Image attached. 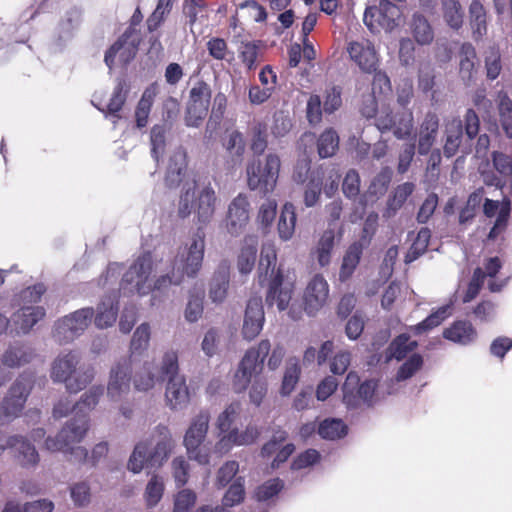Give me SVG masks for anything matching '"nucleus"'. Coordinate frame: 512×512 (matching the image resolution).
<instances>
[{"instance_id": "nucleus-25", "label": "nucleus", "mask_w": 512, "mask_h": 512, "mask_svg": "<svg viewBox=\"0 0 512 512\" xmlns=\"http://www.w3.org/2000/svg\"><path fill=\"white\" fill-rule=\"evenodd\" d=\"M439 129V117L435 112L429 111L425 114L418 132V153L429 154L434 145Z\"/></svg>"}, {"instance_id": "nucleus-35", "label": "nucleus", "mask_w": 512, "mask_h": 512, "mask_svg": "<svg viewBox=\"0 0 512 512\" xmlns=\"http://www.w3.org/2000/svg\"><path fill=\"white\" fill-rule=\"evenodd\" d=\"M469 24L475 41L487 34V14L479 0H473L469 6Z\"/></svg>"}, {"instance_id": "nucleus-20", "label": "nucleus", "mask_w": 512, "mask_h": 512, "mask_svg": "<svg viewBox=\"0 0 512 512\" xmlns=\"http://www.w3.org/2000/svg\"><path fill=\"white\" fill-rule=\"evenodd\" d=\"M264 322L265 314L261 297H251L248 300L244 315L242 327L244 338L247 340L256 338L263 329Z\"/></svg>"}, {"instance_id": "nucleus-52", "label": "nucleus", "mask_w": 512, "mask_h": 512, "mask_svg": "<svg viewBox=\"0 0 512 512\" xmlns=\"http://www.w3.org/2000/svg\"><path fill=\"white\" fill-rule=\"evenodd\" d=\"M339 146V136L333 129L325 130L317 142L318 154L321 158H328L335 154Z\"/></svg>"}, {"instance_id": "nucleus-28", "label": "nucleus", "mask_w": 512, "mask_h": 512, "mask_svg": "<svg viewBox=\"0 0 512 512\" xmlns=\"http://www.w3.org/2000/svg\"><path fill=\"white\" fill-rule=\"evenodd\" d=\"M370 244V238L363 236L359 241L352 243L346 251L339 271V280L347 281L358 266L363 249Z\"/></svg>"}, {"instance_id": "nucleus-1", "label": "nucleus", "mask_w": 512, "mask_h": 512, "mask_svg": "<svg viewBox=\"0 0 512 512\" xmlns=\"http://www.w3.org/2000/svg\"><path fill=\"white\" fill-rule=\"evenodd\" d=\"M205 249V233L198 228L191 243L180 247L174 259L171 274L162 275L152 284V290H165L171 285H180L184 276L194 278L202 267Z\"/></svg>"}, {"instance_id": "nucleus-54", "label": "nucleus", "mask_w": 512, "mask_h": 512, "mask_svg": "<svg viewBox=\"0 0 512 512\" xmlns=\"http://www.w3.org/2000/svg\"><path fill=\"white\" fill-rule=\"evenodd\" d=\"M301 368L296 358H290L287 362L281 385V394L289 395L299 381Z\"/></svg>"}, {"instance_id": "nucleus-55", "label": "nucleus", "mask_w": 512, "mask_h": 512, "mask_svg": "<svg viewBox=\"0 0 512 512\" xmlns=\"http://www.w3.org/2000/svg\"><path fill=\"white\" fill-rule=\"evenodd\" d=\"M82 20V11L76 7L69 9L59 24L60 39H68L72 36Z\"/></svg>"}, {"instance_id": "nucleus-60", "label": "nucleus", "mask_w": 512, "mask_h": 512, "mask_svg": "<svg viewBox=\"0 0 512 512\" xmlns=\"http://www.w3.org/2000/svg\"><path fill=\"white\" fill-rule=\"evenodd\" d=\"M175 1L176 0H158L155 10L147 19V28L150 32L155 31L161 25L165 17L171 12Z\"/></svg>"}, {"instance_id": "nucleus-34", "label": "nucleus", "mask_w": 512, "mask_h": 512, "mask_svg": "<svg viewBox=\"0 0 512 512\" xmlns=\"http://www.w3.org/2000/svg\"><path fill=\"white\" fill-rule=\"evenodd\" d=\"M463 139V122L455 118L447 123L445 128V143L443 152L445 157L451 158L457 154Z\"/></svg>"}, {"instance_id": "nucleus-53", "label": "nucleus", "mask_w": 512, "mask_h": 512, "mask_svg": "<svg viewBox=\"0 0 512 512\" xmlns=\"http://www.w3.org/2000/svg\"><path fill=\"white\" fill-rule=\"evenodd\" d=\"M499 121L508 138H512V100L506 93L499 94Z\"/></svg>"}, {"instance_id": "nucleus-17", "label": "nucleus", "mask_w": 512, "mask_h": 512, "mask_svg": "<svg viewBox=\"0 0 512 512\" xmlns=\"http://www.w3.org/2000/svg\"><path fill=\"white\" fill-rule=\"evenodd\" d=\"M250 203L245 194H238L228 205L225 227L231 236H239L249 221Z\"/></svg>"}, {"instance_id": "nucleus-62", "label": "nucleus", "mask_w": 512, "mask_h": 512, "mask_svg": "<svg viewBox=\"0 0 512 512\" xmlns=\"http://www.w3.org/2000/svg\"><path fill=\"white\" fill-rule=\"evenodd\" d=\"M151 331L148 323H142L139 325L131 339L130 349L132 354L142 353L149 346Z\"/></svg>"}, {"instance_id": "nucleus-3", "label": "nucleus", "mask_w": 512, "mask_h": 512, "mask_svg": "<svg viewBox=\"0 0 512 512\" xmlns=\"http://www.w3.org/2000/svg\"><path fill=\"white\" fill-rule=\"evenodd\" d=\"M172 449L170 430L165 425H158L148 441L138 442L129 457L127 468L137 474L144 467H160L168 459Z\"/></svg>"}, {"instance_id": "nucleus-15", "label": "nucleus", "mask_w": 512, "mask_h": 512, "mask_svg": "<svg viewBox=\"0 0 512 512\" xmlns=\"http://www.w3.org/2000/svg\"><path fill=\"white\" fill-rule=\"evenodd\" d=\"M346 52L349 59L366 74H371L379 67L380 55L373 41L360 38L347 42Z\"/></svg>"}, {"instance_id": "nucleus-2", "label": "nucleus", "mask_w": 512, "mask_h": 512, "mask_svg": "<svg viewBox=\"0 0 512 512\" xmlns=\"http://www.w3.org/2000/svg\"><path fill=\"white\" fill-rule=\"evenodd\" d=\"M277 253L272 243L262 245L258 266L259 282H268L266 304L277 305L279 311L285 310L292 298L293 284L285 281L280 267H276Z\"/></svg>"}, {"instance_id": "nucleus-58", "label": "nucleus", "mask_w": 512, "mask_h": 512, "mask_svg": "<svg viewBox=\"0 0 512 512\" xmlns=\"http://www.w3.org/2000/svg\"><path fill=\"white\" fill-rule=\"evenodd\" d=\"M153 363L145 362L142 369L134 376V387L138 391H148L154 387L158 377L153 373Z\"/></svg>"}, {"instance_id": "nucleus-57", "label": "nucleus", "mask_w": 512, "mask_h": 512, "mask_svg": "<svg viewBox=\"0 0 512 512\" xmlns=\"http://www.w3.org/2000/svg\"><path fill=\"white\" fill-rule=\"evenodd\" d=\"M70 497L75 507L84 508L91 502V488L88 482L80 481L70 485Z\"/></svg>"}, {"instance_id": "nucleus-44", "label": "nucleus", "mask_w": 512, "mask_h": 512, "mask_svg": "<svg viewBox=\"0 0 512 512\" xmlns=\"http://www.w3.org/2000/svg\"><path fill=\"white\" fill-rule=\"evenodd\" d=\"M415 185L412 182H405L398 185L389 197L387 202V216H394L402 208L408 197L413 193Z\"/></svg>"}, {"instance_id": "nucleus-12", "label": "nucleus", "mask_w": 512, "mask_h": 512, "mask_svg": "<svg viewBox=\"0 0 512 512\" xmlns=\"http://www.w3.org/2000/svg\"><path fill=\"white\" fill-rule=\"evenodd\" d=\"M280 170V159L275 154H268L265 165L253 162L247 167L248 186L251 190H259L263 194L273 191Z\"/></svg>"}, {"instance_id": "nucleus-5", "label": "nucleus", "mask_w": 512, "mask_h": 512, "mask_svg": "<svg viewBox=\"0 0 512 512\" xmlns=\"http://www.w3.org/2000/svg\"><path fill=\"white\" fill-rule=\"evenodd\" d=\"M33 385L34 380L30 374H20L14 380L0 402V425L11 422L22 413Z\"/></svg>"}, {"instance_id": "nucleus-22", "label": "nucleus", "mask_w": 512, "mask_h": 512, "mask_svg": "<svg viewBox=\"0 0 512 512\" xmlns=\"http://www.w3.org/2000/svg\"><path fill=\"white\" fill-rule=\"evenodd\" d=\"M36 357L32 346L24 342L10 344L0 357V364L9 369H19L30 364Z\"/></svg>"}, {"instance_id": "nucleus-33", "label": "nucleus", "mask_w": 512, "mask_h": 512, "mask_svg": "<svg viewBox=\"0 0 512 512\" xmlns=\"http://www.w3.org/2000/svg\"><path fill=\"white\" fill-rule=\"evenodd\" d=\"M118 310L117 296L105 297L97 307L95 325L100 329L111 327L116 322Z\"/></svg>"}, {"instance_id": "nucleus-32", "label": "nucleus", "mask_w": 512, "mask_h": 512, "mask_svg": "<svg viewBox=\"0 0 512 512\" xmlns=\"http://www.w3.org/2000/svg\"><path fill=\"white\" fill-rule=\"evenodd\" d=\"M259 435L260 432L255 426L249 425L241 433L234 428L219 440L217 448L228 451L233 445H250L256 441Z\"/></svg>"}, {"instance_id": "nucleus-63", "label": "nucleus", "mask_w": 512, "mask_h": 512, "mask_svg": "<svg viewBox=\"0 0 512 512\" xmlns=\"http://www.w3.org/2000/svg\"><path fill=\"white\" fill-rule=\"evenodd\" d=\"M393 172L390 167H384L373 178L370 186L369 193L375 196H382L386 193L389 184L392 180Z\"/></svg>"}, {"instance_id": "nucleus-49", "label": "nucleus", "mask_w": 512, "mask_h": 512, "mask_svg": "<svg viewBox=\"0 0 512 512\" xmlns=\"http://www.w3.org/2000/svg\"><path fill=\"white\" fill-rule=\"evenodd\" d=\"M335 233L327 229L321 235L316 248V257L320 266H327L331 261V253L334 247Z\"/></svg>"}, {"instance_id": "nucleus-26", "label": "nucleus", "mask_w": 512, "mask_h": 512, "mask_svg": "<svg viewBox=\"0 0 512 512\" xmlns=\"http://www.w3.org/2000/svg\"><path fill=\"white\" fill-rule=\"evenodd\" d=\"M165 398L172 410L184 409L190 401V393L185 377H173L166 385Z\"/></svg>"}, {"instance_id": "nucleus-40", "label": "nucleus", "mask_w": 512, "mask_h": 512, "mask_svg": "<svg viewBox=\"0 0 512 512\" xmlns=\"http://www.w3.org/2000/svg\"><path fill=\"white\" fill-rule=\"evenodd\" d=\"M157 92L158 86L156 83L151 84L144 90L135 110L136 126L138 128L146 127Z\"/></svg>"}, {"instance_id": "nucleus-18", "label": "nucleus", "mask_w": 512, "mask_h": 512, "mask_svg": "<svg viewBox=\"0 0 512 512\" xmlns=\"http://www.w3.org/2000/svg\"><path fill=\"white\" fill-rule=\"evenodd\" d=\"M131 363L129 359H122L111 369L107 385V395L112 401H119L130 390Z\"/></svg>"}, {"instance_id": "nucleus-4", "label": "nucleus", "mask_w": 512, "mask_h": 512, "mask_svg": "<svg viewBox=\"0 0 512 512\" xmlns=\"http://www.w3.org/2000/svg\"><path fill=\"white\" fill-rule=\"evenodd\" d=\"M80 355L75 351L59 354L52 363L50 377L53 382L64 383L68 392L78 393L94 379L92 366L80 367Z\"/></svg>"}, {"instance_id": "nucleus-43", "label": "nucleus", "mask_w": 512, "mask_h": 512, "mask_svg": "<svg viewBox=\"0 0 512 512\" xmlns=\"http://www.w3.org/2000/svg\"><path fill=\"white\" fill-rule=\"evenodd\" d=\"M296 219L295 207L291 203H286L278 221V234L281 240L288 241L293 237Z\"/></svg>"}, {"instance_id": "nucleus-42", "label": "nucleus", "mask_w": 512, "mask_h": 512, "mask_svg": "<svg viewBox=\"0 0 512 512\" xmlns=\"http://www.w3.org/2000/svg\"><path fill=\"white\" fill-rule=\"evenodd\" d=\"M196 182H185L179 197L177 215L181 219L189 217L196 209L195 197Z\"/></svg>"}, {"instance_id": "nucleus-21", "label": "nucleus", "mask_w": 512, "mask_h": 512, "mask_svg": "<svg viewBox=\"0 0 512 512\" xmlns=\"http://www.w3.org/2000/svg\"><path fill=\"white\" fill-rule=\"evenodd\" d=\"M7 448L13 452V456L18 465L25 469L35 468L39 461L40 456L35 446L20 435H14L7 439Z\"/></svg>"}, {"instance_id": "nucleus-41", "label": "nucleus", "mask_w": 512, "mask_h": 512, "mask_svg": "<svg viewBox=\"0 0 512 512\" xmlns=\"http://www.w3.org/2000/svg\"><path fill=\"white\" fill-rule=\"evenodd\" d=\"M417 346L418 343L411 340L409 335L400 334L389 344L386 351L387 360L396 359L400 361L416 349Z\"/></svg>"}, {"instance_id": "nucleus-16", "label": "nucleus", "mask_w": 512, "mask_h": 512, "mask_svg": "<svg viewBox=\"0 0 512 512\" xmlns=\"http://www.w3.org/2000/svg\"><path fill=\"white\" fill-rule=\"evenodd\" d=\"M360 378L355 372H349L343 384V401L348 407H357L360 402L368 406L373 403V396L377 383L366 380L359 385Z\"/></svg>"}, {"instance_id": "nucleus-36", "label": "nucleus", "mask_w": 512, "mask_h": 512, "mask_svg": "<svg viewBox=\"0 0 512 512\" xmlns=\"http://www.w3.org/2000/svg\"><path fill=\"white\" fill-rule=\"evenodd\" d=\"M459 75L465 85L474 81L476 50L471 43H463L459 51Z\"/></svg>"}, {"instance_id": "nucleus-29", "label": "nucleus", "mask_w": 512, "mask_h": 512, "mask_svg": "<svg viewBox=\"0 0 512 512\" xmlns=\"http://www.w3.org/2000/svg\"><path fill=\"white\" fill-rule=\"evenodd\" d=\"M217 195L214 188L209 184L199 191L196 199L195 213L200 224H208L216 209Z\"/></svg>"}, {"instance_id": "nucleus-13", "label": "nucleus", "mask_w": 512, "mask_h": 512, "mask_svg": "<svg viewBox=\"0 0 512 512\" xmlns=\"http://www.w3.org/2000/svg\"><path fill=\"white\" fill-rule=\"evenodd\" d=\"M209 420V413L207 411H201L193 418L184 436V445L189 457L202 465L208 464L209 462L208 454L200 447L206 437Z\"/></svg>"}, {"instance_id": "nucleus-56", "label": "nucleus", "mask_w": 512, "mask_h": 512, "mask_svg": "<svg viewBox=\"0 0 512 512\" xmlns=\"http://www.w3.org/2000/svg\"><path fill=\"white\" fill-rule=\"evenodd\" d=\"M319 435L324 439L335 440L347 434V426L339 419H326L318 427Z\"/></svg>"}, {"instance_id": "nucleus-19", "label": "nucleus", "mask_w": 512, "mask_h": 512, "mask_svg": "<svg viewBox=\"0 0 512 512\" xmlns=\"http://www.w3.org/2000/svg\"><path fill=\"white\" fill-rule=\"evenodd\" d=\"M139 40L133 37L131 32H125L105 53V64L112 69L116 57L127 65L133 60L138 51Z\"/></svg>"}, {"instance_id": "nucleus-9", "label": "nucleus", "mask_w": 512, "mask_h": 512, "mask_svg": "<svg viewBox=\"0 0 512 512\" xmlns=\"http://www.w3.org/2000/svg\"><path fill=\"white\" fill-rule=\"evenodd\" d=\"M89 415L75 413L55 437H47L45 447L51 452H68L71 445L80 443L89 430Z\"/></svg>"}, {"instance_id": "nucleus-45", "label": "nucleus", "mask_w": 512, "mask_h": 512, "mask_svg": "<svg viewBox=\"0 0 512 512\" xmlns=\"http://www.w3.org/2000/svg\"><path fill=\"white\" fill-rule=\"evenodd\" d=\"M443 18L453 30H459L463 25L464 12L459 0H442Z\"/></svg>"}, {"instance_id": "nucleus-7", "label": "nucleus", "mask_w": 512, "mask_h": 512, "mask_svg": "<svg viewBox=\"0 0 512 512\" xmlns=\"http://www.w3.org/2000/svg\"><path fill=\"white\" fill-rule=\"evenodd\" d=\"M152 256L146 252L139 256L123 275L120 290L124 295L138 294L144 296L152 291L150 274L152 272Z\"/></svg>"}, {"instance_id": "nucleus-23", "label": "nucleus", "mask_w": 512, "mask_h": 512, "mask_svg": "<svg viewBox=\"0 0 512 512\" xmlns=\"http://www.w3.org/2000/svg\"><path fill=\"white\" fill-rule=\"evenodd\" d=\"M329 294V286L325 278L315 275L309 282L305 292V310L312 315L326 302Z\"/></svg>"}, {"instance_id": "nucleus-50", "label": "nucleus", "mask_w": 512, "mask_h": 512, "mask_svg": "<svg viewBox=\"0 0 512 512\" xmlns=\"http://www.w3.org/2000/svg\"><path fill=\"white\" fill-rule=\"evenodd\" d=\"M166 132L164 124H156L150 132L151 156L158 163L166 147Z\"/></svg>"}, {"instance_id": "nucleus-48", "label": "nucleus", "mask_w": 512, "mask_h": 512, "mask_svg": "<svg viewBox=\"0 0 512 512\" xmlns=\"http://www.w3.org/2000/svg\"><path fill=\"white\" fill-rule=\"evenodd\" d=\"M449 314L450 306H442L438 308L435 312L431 313L422 322L411 327V330L415 335H421L439 326L449 316Z\"/></svg>"}, {"instance_id": "nucleus-31", "label": "nucleus", "mask_w": 512, "mask_h": 512, "mask_svg": "<svg viewBox=\"0 0 512 512\" xmlns=\"http://www.w3.org/2000/svg\"><path fill=\"white\" fill-rule=\"evenodd\" d=\"M229 282L230 268L226 262H223L215 271L210 283L209 298L212 302L222 303L226 299Z\"/></svg>"}, {"instance_id": "nucleus-51", "label": "nucleus", "mask_w": 512, "mask_h": 512, "mask_svg": "<svg viewBox=\"0 0 512 512\" xmlns=\"http://www.w3.org/2000/svg\"><path fill=\"white\" fill-rule=\"evenodd\" d=\"M430 238L431 231L426 227L421 228L405 256V262L411 263L423 255L427 250Z\"/></svg>"}, {"instance_id": "nucleus-46", "label": "nucleus", "mask_w": 512, "mask_h": 512, "mask_svg": "<svg viewBox=\"0 0 512 512\" xmlns=\"http://www.w3.org/2000/svg\"><path fill=\"white\" fill-rule=\"evenodd\" d=\"M412 34L419 45H428L434 39V31L428 20L421 14H414L412 19Z\"/></svg>"}, {"instance_id": "nucleus-6", "label": "nucleus", "mask_w": 512, "mask_h": 512, "mask_svg": "<svg viewBox=\"0 0 512 512\" xmlns=\"http://www.w3.org/2000/svg\"><path fill=\"white\" fill-rule=\"evenodd\" d=\"M33 385L34 380L30 374H20L14 380L0 402V425L11 422L22 413Z\"/></svg>"}, {"instance_id": "nucleus-37", "label": "nucleus", "mask_w": 512, "mask_h": 512, "mask_svg": "<svg viewBox=\"0 0 512 512\" xmlns=\"http://www.w3.org/2000/svg\"><path fill=\"white\" fill-rule=\"evenodd\" d=\"M258 241L255 236H246L237 259V268L241 274H249L255 265Z\"/></svg>"}, {"instance_id": "nucleus-11", "label": "nucleus", "mask_w": 512, "mask_h": 512, "mask_svg": "<svg viewBox=\"0 0 512 512\" xmlns=\"http://www.w3.org/2000/svg\"><path fill=\"white\" fill-rule=\"evenodd\" d=\"M402 13L400 8L389 0H380L378 6L366 8L363 22L373 34L380 30L391 32L401 23Z\"/></svg>"}, {"instance_id": "nucleus-8", "label": "nucleus", "mask_w": 512, "mask_h": 512, "mask_svg": "<svg viewBox=\"0 0 512 512\" xmlns=\"http://www.w3.org/2000/svg\"><path fill=\"white\" fill-rule=\"evenodd\" d=\"M271 350L269 340H262L257 347L250 348L242 358L234 375L233 389L237 393L244 392L253 376L263 369L265 358Z\"/></svg>"}, {"instance_id": "nucleus-30", "label": "nucleus", "mask_w": 512, "mask_h": 512, "mask_svg": "<svg viewBox=\"0 0 512 512\" xmlns=\"http://www.w3.org/2000/svg\"><path fill=\"white\" fill-rule=\"evenodd\" d=\"M128 90L126 88V81L124 78H117L116 85L113 93L107 104L106 108L97 106V109L104 113L105 117H110L113 124L116 125L117 121L121 118L120 111L127 99Z\"/></svg>"}, {"instance_id": "nucleus-27", "label": "nucleus", "mask_w": 512, "mask_h": 512, "mask_svg": "<svg viewBox=\"0 0 512 512\" xmlns=\"http://www.w3.org/2000/svg\"><path fill=\"white\" fill-rule=\"evenodd\" d=\"M44 316L41 306H22L13 314L12 323L17 334H27Z\"/></svg>"}, {"instance_id": "nucleus-47", "label": "nucleus", "mask_w": 512, "mask_h": 512, "mask_svg": "<svg viewBox=\"0 0 512 512\" xmlns=\"http://www.w3.org/2000/svg\"><path fill=\"white\" fill-rule=\"evenodd\" d=\"M103 393L104 388L102 385L90 387L89 390L81 396L80 400L73 404V410L78 414H88L89 411L96 407Z\"/></svg>"}, {"instance_id": "nucleus-10", "label": "nucleus", "mask_w": 512, "mask_h": 512, "mask_svg": "<svg viewBox=\"0 0 512 512\" xmlns=\"http://www.w3.org/2000/svg\"><path fill=\"white\" fill-rule=\"evenodd\" d=\"M94 314L93 308L86 307L57 320L54 324L53 338L59 344L72 342L88 328Z\"/></svg>"}, {"instance_id": "nucleus-61", "label": "nucleus", "mask_w": 512, "mask_h": 512, "mask_svg": "<svg viewBox=\"0 0 512 512\" xmlns=\"http://www.w3.org/2000/svg\"><path fill=\"white\" fill-rule=\"evenodd\" d=\"M164 489L163 478L158 475H153L145 489V500L148 507H154L161 500Z\"/></svg>"}, {"instance_id": "nucleus-39", "label": "nucleus", "mask_w": 512, "mask_h": 512, "mask_svg": "<svg viewBox=\"0 0 512 512\" xmlns=\"http://www.w3.org/2000/svg\"><path fill=\"white\" fill-rule=\"evenodd\" d=\"M443 336L455 343L467 345L475 340L477 333L469 321H456L444 330Z\"/></svg>"}, {"instance_id": "nucleus-59", "label": "nucleus", "mask_w": 512, "mask_h": 512, "mask_svg": "<svg viewBox=\"0 0 512 512\" xmlns=\"http://www.w3.org/2000/svg\"><path fill=\"white\" fill-rule=\"evenodd\" d=\"M223 146L231 157L241 159L246 147L243 134L238 130L229 132L223 141Z\"/></svg>"}, {"instance_id": "nucleus-64", "label": "nucleus", "mask_w": 512, "mask_h": 512, "mask_svg": "<svg viewBox=\"0 0 512 512\" xmlns=\"http://www.w3.org/2000/svg\"><path fill=\"white\" fill-rule=\"evenodd\" d=\"M423 365V358L420 354L411 355L398 369L395 380L397 382L411 378Z\"/></svg>"}, {"instance_id": "nucleus-38", "label": "nucleus", "mask_w": 512, "mask_h": 512, "mask_svg": "<svg viewBox=\"0 0 512 512\" xmlns=\"http://www.w3.org/2000/svg\"><path fill=\"white\" fill-rule=\"evenodd\" d=\"M261 41H241L237 48L238 57L248 71L255 70L261 61Z\"/></svg>"}, {"instance_id": "nucleus-24", "label": "nucleus", "mask_w": 512, "mask_h": 512, "mask_svg": "<svg viewBox=\"0 0 512 512\" xmlns=\"http://www.w3.org/2000/svg\"><path fill=\"white\" fill-rule=\"evenodd\" d=\"M187 172V153L183 147L176 148L169 157L165 174V185L168 188L178 187Z\"/></svg>"}, {"instance_id": "nucleus-14", "label": "nucleus", "mask_w": 512, "mask_h": 512, "mask_svg": "<svg viewBox=\"0 0 512 512\" xmlns=\"http://www.w3.org/2000/svg\"><path fill=\"white\" fill-rule=\"evenodd\" d=\"M210 100V86L203 80L196 81L189 91L186 105L185 123L187 126H200L208 113Z\"/></svg>"}]
</instances>
